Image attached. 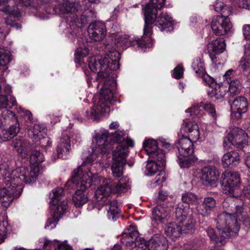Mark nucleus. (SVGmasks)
<instances>
[{
  "label": "nucleus",
  "mask_w": 250,
  "mask_h": 250,
  "mask_svg": "<svg viewBox=\"0 0 250 250\" xmlns=\"http://www.w3.org/2000/svg\"><path fill=\"white\" fill-rule=\"evenodd\" d=\"M8 223L6 221L3 220L0 222V243L3 242L7 235V226Z\"/></svg>",
  "instance_id": "603ef678"
},
{
  "label": "nucleus",
  "mask_w": 250,
  "mask_h": 250,
  "mask_svg": "<svg viewBox=\"0 0 250 250\" xmlns=\"http://www.w3.org/2000/svg\"><path fill=\"white\" fill-rule=\"evenodd\" d=\"M165 180V173L161 172L157 175L154 180L151 182V186L152 187H156L158 186H160Z\"/></svg>",
  "instance_id": "864d4df0"
},
{
  "label": "nucleus",
  "mask_w": 250,
  "mask_h": 250,
  "mask_svg": "<svg viewBox=\"0 0 250 250\" xmlns=\"http://www.w3.org/2000/svg\"><path fill=\"white\" fill-rule=\"evenodd\" d=\"M84 164L83 162L77 169H74L72 176L71 181L77 188L72 198L77 207H81L87 202V197L84 191L90 187L92 181V173L90 171H83L82 167Z\"/></svg>",
  "instance_id": "20e7f679"
},
{
  "label": "nucleus",
  "mask_w": 250,
  "mask_h": 250,
  "mask_svg": "<svg viewBox=\"0 0 250 250\" xmlns=\"http://www.w3.org/2000/svg\"><path fill=\"white\" fill-rule=\"evenodd\" d=\"M227 222L229 223H235V222H233L226 211L218 215L217 220V228L218 229L220 237L216 235V231L211 227H208L206 230L210 240L214 242L218 246L224 245L226 243L225 240L226 239L235 236L238 234V227L233 225L232 229H230L227 225Z\"/></svg>",
  "instance_id": "39448f33"
},
{
  "label": "nucleus",
  "mask_w": 250,
  "mask_h": 250,
  "mask_svg": "<svg viewBox=\"0 0 250 250\" xmlns=\"http://www.w3.org/2000/svg\"><path fill=\"white\" fill-rule=\"evenodd\" d=\"M108 61L106 57L100 56L90 57L88 61L90 70L98 71L97 80L100 83L104 82L98 101L95 102L94 105L90 111L86 112L87 117L94 120H98L101 115L109 112L108 103L113 98V92L108 85H114L115 82L112 77L110 76L111 72L107 63Z\"/></svg>",
  "instance_id": "f257e3e1"
},
{
  "label": "nucleus",
  "mask_w": 250,
  "mask_h": 250,
  "mask_svg": "<svg viewBox=\"0 0 250 250\" xmlns=\"http://www.w3.org/2000/svg\"><path fill=\"white\" fill-rule=\"evenodd\" d=\"M180 224V229H181V234L192 233L194 230V225L191 220L184 221L183 223Z\"/></svg>",
  "instance_id": "a18cd8bd"
},
{
  "label": "nucleus",
  "mask_w": 250,
  "mask_h": 250,
  "mask_svg": "<svg viewBox=\"0 0 250 250\" xmlns=\"http://www.w3.org/2000/svg\"><path fill=\"white\" fill-rule=\"evenodd\" d=\"M146 242L144 239L137 240L133 247L131 250H146L147 248Z\"/></svg>",
  "instance_id": "4d7b16f0"
},
{
  "label": "nucleus",
  "mask_w": 250,
  "mask_h": 250,
  "mask_svg": "<svg viewBox=\"0 0 250 250\" xmlns=\"http://www.w3.org/2000/svg\"><path fill=\"white\" fill-rule=\"evenodd\" d=\"M225 46L226 44L224 39H218L208 43V50L210 54H219L224 51Z\"/></svg>",
  "instance_id": "a878e982"
},
{
  "label": "nucleus",
  "mask_w": 250,
  "mask_h": 250,
  "mask_svg": "<svg viewBox=\"0 0 250 250\" xmlns=\"http://www.w3.org/2000/svg\"><path fill=\"white\" fill-rule=\"evenodd\" d=\"M12 146L19 154L24 156L27 154L29 143L26 139L23 138L16 139L13 141Z\"/></svg>",
  "instance_id": "7c9ffc66"
},
{
  "label": "nucleus",
  "mask_w": 250,
  "mask_h": 250,
  "mask_svg": "<svg viewBox=\"0 0 250 250\" xmlns=\"http://www.w3.org/2000/svg\"><path fill=\"white\" fill-rule=\"evenodd\" d=\"M226 89L224 86H218L211 90L209 95L211 97H214L215 100L222 99L226 94Z\"/></svg>",
  "instance_id": "c03bdc74"
},
{
  "label": "nucleus",
  "mask_w": 250,
  "mask_h": 250,
  "mask_svg": "<svg viewBox=\"0 0 250 250\" xmlns=\"http://www.w3.org/2000/svg\"><path fill=\"white\" fill-rule=\"evenodd\" d=\"M192 68L197 76L202 77L208 84L212 83L213 80L206 74L204 63L200 59H197L194 61L192 63Z\"/></svg>",
  "instance_id": "4be33fe9"
},
{
  "label": "nucleus",
  "mask_w": 250,
  "mask_h": 250,
  "mask_svg": "<svg viewBox=\"0 0 250 250\" xmlns=\"http://www.w3.org/2000/svg\"><path fill=\"white\" fill-rule=\"evenodd\" d=\"M112 182L110 180H104L95 191V197L97 202L106 206L109 218L114 220L115 215L119 213L120 209L115 200L111 201L108 196L112 192Z\"/></svg>",
  "instance_id": "423d86ee"
},
{
  "label": "nucleus",
  "mask_w": 250,
  "mask_h": 250,
  "mask_svg": "<svg viewBox=\"0 0 250 250\" xmlns=\"http://www.w3.org/2000/svg\"><path fill=\"white\" fill-rule=\"evenodd\" d=\"M107 56L108 57L106 58L108 60V61L107 63L110 71L118 69L120 67V53L116 50L110 51Z\"/></svg>",
  "instance_id": "c85d7f7f"
},
{
  "label": "nucleus",
  "mask_w": 250,
  "mask_h": 250,
  "mask_svg": "<svg viewBox=\"0 0 250 250\" xmlns=\"http://www.w3.org/2000/svg\"><path fill=\"white\" fill-rule=\"evenodd\" d=\"M53 196L51 197V202L53 205H57V207L62 205V202L64 200L67 201V199L65 198L63 199L64 190L62 188L58 187L56 189L52 190Z\"/></svg>",
  "instance_id": "f704fd0d"
},
{
  "label": "nucleus",
  "mask_w": 250,
  "mask_h": 250,
  "mask_svg": "<svg viewBox=\"0 0 250 250\" xmlns=\"http://www.w3.org/2000/svg\"><path fill=\"white\" fill-rule=\"evenodd\" d=\"M157 160L153 159L149 161L146 166V173L148 176H152L158 170V164L156 163Z\"/></svg>",
  "instance_id": "8fccbe9b"
},
{
  "label": "nucleus",
  "mask_w": 250,
  "mask_h": 250,
  "mask_svg": "<svg viewBox=\"0 0 250 250\" xmlns=\"http://www.w3.org/2000/svg\"><path fill=\"white\" fill-rule=\"evenodd\" d=\"M11 60V54L8 50H0V66H7Z\"/></svg>",
  "instance_id": "49530a36"
},
{
  "label": "nucleus",
  "mask_w": 250,
  "mask_h": 250,
  "mask_svg": "<svg viewBox=\"0 0 250 250\" xmlns=\"http://www.w3.org/2000/svg\"><path fill=\"white\" fill-rule=\"evenodd\" d=\"M8 103V96L0 95V110L2 109L6 110Z\"/></svg>",
  "instance_id": "052dcab7"
},
{
  "label": "nucleus",
  "mask_w": 250,
  "mask_h": 250,
  "mask_svg": "<svg viewBox=\"0 0 250 250\" xmlns=\"http://www.w3.org/2000/svg\"><path fill=\"white\" fill-rule=\"evenodd\" d=\"M229 16H217L213 18L211 27L214 34L222 36L231 32L232 24L228 18Z\"/></svg>",
  "instance_id": "1a4fd4ad"
},
{
  "label": "nucleus",
  "mask_w": 250,
  "mask_h": 250,
  "mask_svg": "<svg viewBox=\"0 0 250 250\" xmlns=\"http://www.w3.org/2000/svg\"><path fill=\"white\" fill-rule=\"evenodd\" d=\"M248 183V185L244 186L243 192L246 197L250 198V180H249Z\"/></svg>",
  "instance_id": "774afa93"
},
{
  "label": "nucleus",
  "mask_w": 250,
  "mask_h": 250,
  "mask_svg": "<svg viewBox=\"0 0 250 250\" xmlns=\"http://www.w3.org/2000/svg\"><path fill=\"white\" fill-rule=\"evenodd\" d=\"M128 152V146L125 145H118L112 152L113 161L126 164Z\"/></svg>",
  "instance_id": "b1692460"
},
{
  "label": "nucleus",
  "mask_w": 250,
  "mask_h": 250,
  "mask_svg": "<svg viewBox=\"0 0 250 250\" xmlns=\"http://www.w3.org/2000/svg\"><path fill=\"white\" fill-rule=\"evenodd\" d=\"M70 142L69 137L66 134H63L60 139L57 148L58 158L61 157L63 153L67 154L69 152L70 148Z\"/></svg>",
  "instance_id": "cd10ccee"
},
{
  "label": "nucleus",
  "mask_w": 250,
  "mask_h": 250,
  "mask_svg": "<svg viewBox=\"0 0 250 250\" xmlns=\"http://www.w3.org/2000/svg\"><path fill=\"white\" fill-rule=\"evenodd\" d=\"M214 10L220 12L222 15H229L231 13L232 8L226 5L221 1L217 0L214 4Z\"/></svg>",
  "instance_id": "a19ab883"
},
{
  "label": "nucleus",
  "mask_w": 250,
  "mask_h": 250,
  "mask_svg": "<svg viewBox=\"0 0 250 250\" xmlns=\"http://www.w3.org/2000/svg\"><path fill=\"white\" fill-rule=\"evenodd\" d=\"M70 18L72 24H75L76 26L81 27L80 18L76 15H72Z\"/></svg>",
  "instance_id": "0e129e2a"
},
{
  "label": "nucleus",
  "mask_w": 250,
  "mask_h": 250,
  "mask_svg": "<svg viewBox=\"0 0 250 250\" xmlns=\"http://www.w3.org/2000/svg\"><path fill=\"white\" fill-rule=\"evenodd\" d=\"M219 174L214 167H204L199 174L202 183L208 187H216Z\"/></svg>",
  "instance_id": "9b49d317"
},
{
  "label": "nucleus",
  "mask_w": 250,
  "mask_h": 250,
  "mask_svg": "<svg viewBox=\"0 0 250 250\" xmlns=\"http://www.w3.org/2000/svg\"><path fill=\"white\" fill-rule=\"evenodd\" d=\"M235 209H236V211L234 213L232 212H226V213L230 216L233 222H235V223H233V224L232 223H229V222H227V225L230 229H232L233 225L234 226H237L238 229V232L240 229L238 222L242 221L244 223H247L249 221V216L247 212L244 211L243 209L241 207H235Z\"/></svg>",
  "instance_id": "dca6fc26"
},
{
  "label": "nucleus",
  "mask_w": 250,
  "mask_h": 250,
  "mask_svg": "<svg viewBox=\"0 0 250 250\" xmlns=\"http://www.w3.org/2000/svg\"><path fill=\"white\" fill-rule=\"evenodd\" d=\"M166 0H150L144 8L145 25L144 37L151 34V24L155 23L161 31H170L173 29L172 18L166 13H162L157 17L158 9L162 8Z\"/></svg>",
  "instance_id": "7ed1b4c3"
},
{
  "label": "nucleus",
  "mask_w": 250,
  "mask_h": 250,
  "mask_svg": "<svg viewBox=\"0 0 250 250\" xmlns=\"http://www.w3.org/2000/svg\"><path fill=\"white\" fill-rule=\"evenodd\" d=\"M113 138L117 143H124L128 146H132V141L128 139V136L124 130H117L113 134Z\"/></svg>",
  "instance_id": "e433bc0d"
},
{
  "label": "nucleus",
  "mask_w": 250,
  "mask_h": 250,
  "mask_svg": "<svg viewBox=\"0 0 250 250\" xmlns=\"http://www.w3.org/2000/svg\"><path fill=\"white\" fill-rule=\"evenodd\" d=\"M240 161V156L238 152L234 151L225 153L222 158V165L224 167L230 166H236Z\"/></svg>",
  "instance_id": "393cba45"
},
{
  "label": "nucleus",
  "mask_w": 250,
  "mask_h": 250,
  "mask_svg": "<svg viewBox=\"0 0 250 250\" xmlns=\"http://www.w3.org/2000/svg\"><path fill=\"white\" fill-rule=\"evenodd\" d=\"M245 56L239 62L238 69L240 71L245 72L250 70V48L245 46Z\"/></svg>",
  "instance_id": "72a5a7b5"
},
{
  "label": "nucleus",
  "mask_w": 250,
  "mask_h": 250,
  "mask_svg": "<svg viewBox=\"0 0 250 250\" xmlns=\"http://www.w3.org/2000/svg\"><path fill=\"white\" fill-rule=\"evenodd\" d=\"M188 208V207H184L183 205L181 203L177 205L175 213L178 223H183L184 221H185L187 215L186 209Z\"/></svg>",
  "instance_id": "58836bf2"
},
{
  "label": "nucleus",
  "mask_w": 250,
  "mask_h": 250,
  "mask_svg": "<svg viewBox=\"0 0 250 250\" xmlns=\"http://www.w3.org/2000/svg\"><path fill=\"white\" fill-rule=\"evenodd\" d=\"M228 83L229 84L228 92L230 96H233L240 93L241 83L239 80L235 79L228 81Z\"/></svg>",
  "instance_id": "79ce46f5"
},
{
  "label": "nucleus",
  "mask_w": 250,
  "mask_h": 250,
  "mask_svg": "<svg viewBox=\"0 0 250 250\" xmlns=\"http://www.w3.org/2000/svg\"><path fill=\"white\" fill-rule=\"evenodd\" d=\"M170 210V208L165 204L158 205L152 210L153 220L158 224L165 223L169 217Z\"/></svg>",
  "instance_id": "2eb2a0df"
},
{
  "label": "nucleus",
  "mask_w": 250,
  "mask_h": 250,
  "mask_svg": "<svg viewBox=\"0 0 250 250\" xmlns=\"http://www.w3.org/2000/svg\"><path fill=\"white\" fill-rule=\"evenodd\" d=\"M44 160V157L43 155L39 151L35 150L33 152L32 154L30 156V163L34 165L33 167H32L30 169V170L29 171L28 168L25 167H24L27 171L30 173L31 171L33 170L35 167L38 168V173L37 175H39V168L38 167V165L40 163H42Z\"/></svg>",
  "instance_id": "473e14b6"
},
{
  "label": "nucleus",
  "mask_w": 250,
  "mask_h": 250,
  "mask_svg": "<svg viewBox=\"0 0 250 250\" xmlns=\"http://www.w3.org/2000/svg\"><path fill=\"white\" fill-rule=\"evenodd\" d=\"M165 231L167 236L172 238L179 237L181 234L180 224L175 222L170 223L166 227Z\"/></svg>",
  "instance_id": "c9c22d12"
},
{
  "label": "nucleus",
  "mask_w": 250,
  "mask_h": 250,
  "mask_svg": "<svg viewBox=\"0 0 250 250\" xmlns=\"http://www.w3.org/2000/svg\"><path fill=\"white\" fill-rule=\"evenodd\" d=\"M87 54V50L86 49L77 48L75 52L76 57L78 59L85 57Z\"/></svg>",
  "instance_id": "e2e57ef3"
},
{
  "label": "nucleus",
  "mask_w": 250,
  "mask_h": 250,
  "mask_svg": "<svg viewBox=\"0 0 250 250\" xmlns=\"http://www.w3.org/2000/svg\"><path fill=\"white\" fill-rule=\"evenodd\" d=\"M183 68L182 66H178L174 69V76L177 79L182 77L183 75Z\"/></svg>",
  "instance_id": "680f3d73"
},
{
  "label": "nucleus",
  "mask_w": 250,
  "mask_h": 250,
  "mask_svg": "<svg viewBox=\"0 0 250 250\" xmlns=\"http://www.w3.org/2000/svg\"><path fill=\"white\" fill-rule=\"evenodd\" d=\"M8 0H0V6H4L3 9H1V10L5 13L9 14L10 15H13L14 16H17L19 13V11L16 10L15 13H14L11 10V7L6 5Z\"/></svg>",
  "instance_id": "5fc2aeb1"
},
{
  "label": "nucleus",
  "mask_w": 250,
  "mask_h": 250,
  "mask_svg": "<svg viewBox=\"0 0 250 250\" xmlns=\"http://www.w3.org/2000/svg\"><path fill=\"white\" fill-rule=\"evenodd\" d=\"M146 242L149 250H167L168 248L167 241L165 237L155 234Z\"/></svg>",
  "instance_id": "a211bd4d"
},
{
  "label": "nucleus",
  "mask_w": 250,
  "mask_h": 250,
  "mask_svg": "<svg viewBox=\"0 0 250 250\" xmlns=\"http://www.w3.org/2000/svg\"><path fill=\"white\" fill-rule=\"evenodd\" d=\"M182 128L188 131L189 136L193 140H198L200 137L198 125L194 121L185 122L182 125Z\"/></svg>",
  "instance_id": "bb28decb"
},
{
  "label": "nucleus",
  "mask_w": 250,
  "mask_h": 250,
  "mask_svg": "<svg viewBox=\"0 0 250 250\" xmlns=\"http://www.w3.org/2000/svg\"><path fill=\"white\" fill-rule=\"evenodd\" d=\"M15 123L8 128H0V136L4 141L11 139L16 136L20 131L19 124L18 120L15 118Z\"/></svg>",
  "instance_id": "5701e85b"
},
{
  "label": "nucleus",
  "mask_w": 250,
  "mask_h": 250,
  "mask_svg": "<svg viewBox=\"0 0 250 250\" xmlns=\"http://www.w3.org/2000/svg\"><path fill=\"white\" fill-rule=\"evenodd\" d=\"M45 132V129L43 125L35 124L29 131V135L34 138L35 139H42L41 143L42 146L50 147L51 146L52 142L49 138L44 137Z\"/></svg>",
  "instance_id": "f3484780"
},
{
  "label": "nucleus",
  "mask_w": 250,
  "mask_h": 250,
  "mask_svg": "<svg viewBox=\"0 0 250 250\" xmlns=\"http://www.w3.org/2000/svg\"><path fill=\"white\" fill-rule=\"evenodd\" d=\"M196 141L193 140L189 136L180 138L177 146L179 154H192L193 153V142Z\"/></svg>",
  "instance_id": "6ab92c4d"
},
{
  "label": "nucleus",
  "mask_w": 250,
  "mask_h": 250,
  "mask_svg": "<svg viewBox=\"0 0 250 250\" xmlns=\"http://www.w3.org/2000/svg\"><path fill=\"white\" fill-rule=\"evenodd\" d=\"M248 138L247 134L243 129L238 127H234L225 138L223 146L224 147L228 148L229 147V144H230L241 149L247 144Z\"/></svg>",
  "instance_id": "6e6552de"
},
{
  "label": "nucleus",
  "mask_w": 250,
  "mask_h": 250,
  "mask_svg": "<svg viewBox=\"0 0 250 250\" xmlns=\"http://www.w3.org/2000/svg\"><path fill=\"white\" fill-rule=\"evenodd\" d=\"M88 32L91 40L99 42L105 37L106 30L104 23L97 21L89 25Z\"/></svg>",
  "instance_id": "4468645a"
},
{
  "label": "nucleus",
  "mask_w": 250,
  "mask_h": 250,
  "mask_svg": "<svg viewBox=\"0 0 250 250\" xmlns=\"http://www.w3.org/2000/svg\"><path fill=\"white\" fill-rule=\"evenodd\" d=\"M182 200L184 203L187 204L189 207L190 205L196 204L197 202V196L192 193H187L182 196Z\"/></svg>",
  "instance_id": "09e8293b"
},
{
  "label": "nucleus",
  "mask_w": 250,
  "mask_h": 250,
  "mask_svg": "<svg viewBox=\"0 0 250 250\" xmlns=\"http://www.w3.org/2000/svg\"><path fill=\"white\" fill-rule=\"evenodd\" d=\"M158 142L148 139L144 143L143 146L149 158H152L163 164L165 161V153L162 149H158Z\"/></svg>",
  "instance_id": "f8f14e48"
},
{
  "label": "nucleus",
  "mask_w": 250,
  "mask_h": 250,
  "mask_svg": "<svg viewBox=\"0 0 250 250\" xmlns=\"http://www.w3.org/2000/svg\"><path fill=\"white\" fill-rule=\"evenodd\" d=\"M157 142L158 145H160L165 148L169 149L171 147L170 143L167 142L165 139H160Z\"/></svg>",
  "instance_id": "338daca9"
},
{
  "label": "nucleus",
  "mask_w": 250,
  "mask_h": 250,
  "mask_svg": "<svg viewBox=\"0 0 250 250\" xmlns=\"http://www.w3.org/2000/svg\"><path fill=\"white\" fill-rule=\"evenodd\" d=\"M216 205V201L211 197L204 198L203 203L197 208V210L199 214L203 216H208Z\"/></svg>",
  "instance_id": "412c9836"
},
{
  "label": "nucleus",
  "mask_w": 250,
  "mask_h": 250,
  "mask_svg": "<svg viewBox=\"0 0 250 250\" xmlns=\"http://www.w3.org/2000/svg\"><path fill=\"white\" fill-rule=\"evenodd\" d=\"M248 109V103L244 96H238L232 101L231 104V117L237 120L242 117V114L245 113Z\"/></svg>",
  "instance_id": "ddd939ff"
},
{
  "label": "nucleus",
  "mask_w": 250,
  "mask_h": 250,
  "mask_svg": "<svg viewBox=\"0 0 250 250\" xmlns=\"http://www.w3.org/2000/svg\"><path fill=\"white\" fill-rule=\"evenodd\" d=\"M55 250H72L71 247L65 243H59Z\"/></svg>",
  "instance_id": "69168bd1"
},
{
  "label": "nucleus",
  "mask_w": 250,
  "mask_h": 250,
  "mask_svg": "<svg viewBox=\"0 0 250 250\" xmlns=\"http://www.w3.org/2000/svg\"><path fill=\"white\" fill-rule=\"evenodd\" d=\"M67 207V201L64 200L62 202V205L57 207L53 214L51 218L48 219L45 226V228L50 227L52 229L56 227L59 219L64 213Z\"/></svg>",
  "instance_id": "aec40b11"
},
{
  "label": "nucleus",
  "mask_w": 250,
  "mask_h": 250,
  "mask_svg": "<svg viewBox=\"0 0 250 250\" xmlns=\"http://www.w3.org/2000/svg\"><path fill=\"white\" fill-rule=\"evenodd\" d=\"M108 135L106 133L98 134L95 137L96 144H93L92 155L108 153L113 148V142H108Z\"/></svg>",
  "instance_id": "9d476101"
},
{
  "label": "nucleus",
  "mask_w": 250,
  "mask_h": 250,
  "mask_svg": "<svg viewBox=\"0 0 250 250\" xmlns=\"http://www.w3.org/2000/svg\"><path fill=\"white\" fill-rule=\"evenodd\" d=\"M222 185L225 193L231 197H238L241 192L240 174L236 171L226 170L222 175Z\"/></svg>",
  "instance_id": "0eeeda50"
},
{
  "label": "nucleus",
  "mask_w": 250,
  "mask_h": 250,
  "mask_svg": "<svg viewBox=\"0 0 250 250\" xmlns=\"http://www.w3.org/2000/svg\"><path fill=\"white\" fill-rule=\"evenodd\" d=\"M202 104L204 109L212 118L213 121H215L217 118V114L214 105L210 103L204 104L202 103Z\"/></svg>",
  "instance_id": "3c124183"
},
{
  "label": "nucleus",
  "mask_w": 250,
  "mask_h": 250,
  "mask_svg": "<svg viewBox=\"0 0 250 250\" xmlns=\"http://www.w3.org/2000/svg\"><path fill=\"white\" fill-rule=\"evenodd\" d=\"M38 169L35 167L30 173L24 167H18L12 170L7 163L2 162L0 156V174L3 177V182L7 186V188H0V200H3V206H9L14 198L20 196L23 182L29 184L36 181Z\"/></svg>",
  "instance_id": "f03ea898"
},
{
  "label": "nucleus",
  "mask_w": 250,
  "mask_h": 250,
  "mask_svg": "<svg viewBox=\"0 0 250 250\" xmlns=\"http://www.w3.org/2000/svg\"><path fill=\"white\" fill-rule=\"evenodd\" d=\"M15 3L21 6H28L32 5L36 6L37 5H42L47 3V0H14Z\"/></svg>",
  "instance_id": "37998d69"
},
{
  "label": "nucleus",
  "mask_w": 250,
  "mask_h": 250,
  "mask_svg": "<svg viewBox=\"0 0 250 250\" xmlns=\"http://www.w3.org/2000/svg\"><path fill=\"white\" fill-rule=\"evenodd\" d=\"M126 164H121L120 162H114L112 164L111 169L114 176L117 177H121L123 173L124 166Z\"/></svg>",
  "instance_id": "de8ad7c7"
},
{
  "label": "nucleus",
  "mask_w": 250,
  "mask_h": 250,
  "mask_svg": "<svg viewBox=\"0 0 250 250\" xmlns=\"http://www.w3.org/2000/svg\"><path fill=\"white\" fill-rule=\"evenodd\" d=\"M112 188L113 193L121 194L130 188V182L128 178H122L115 185L112 184Z\"/></svg>",
  "instance_id": "c756f323"
},
{
  "label": "nucleus",
  "mask_w": 250,
  "mask_h": 250,
  "mask_svg": "<svg viewBox=\"0 0 250 250\" xmlns=\"http://www.w3.org/2000/svg\"><path fill=\"white\" fill-rule=\"evenodd\" d=\"M129 233L127 234L131 239L132 243H135L137 240L142 239L141 238H138V232L136 230V227L133 226H130L128 229Z\"/></svg>",
  "instance_id": "6e6d98bb"
},
{
  "label": "nucleus",
  "mask_w": 250,
  "mask_h": 250,
  "mask_svg": "<svg viewBox=\"0 0 250 250\" xmlns=\"http://www.w3.org/2000/svg\"><path fill=\"white\" fill-rule=\"evenodd\" d=\"M79 5V4H76L73 0H63L61 10L65 13L72 12L78 10Z\"/></svg>",
  "instance_id": "ea45409f"
},
{
  "label": "nucleus",
  "mask_w": 250,
  "mask_h": 250,
  "mask_svg": "<svg viewBox=\"0 0 250 250\" xmlns=\"http://www.w3.org/2000/svg\"><path fill=\"white\" fill-rule=\"evenodd\" d=\"M178 158L181 167H189L194 163L192 154H179Z\"/></svg>",
  "instance_id": "4c0bfd02"
},
{
  "label": "nucleus",
  "mask_w": 250,
  "mask_h": 250,
  "mask_svg": "<svg viewBox=\"0 0 250 250\" xmlns=\"http://www.w3.org/2000/svg\"><path fill=\"white\" fill-rule=\"evenodd\" d=\"M236 3L239 7L250 9V0H236Z\"/></svg>",
  "instance_id": "bf43d9fd"
},
{
  "label": "nucleus",
  "mask_w": 250,
  "mask_h": 250,
  "mask_svg": "<svg viewBox=\"0 0 250 250\" xmlns=\"http://www.w3.org/2000/svg\"><path fill=\"white\" fill-rule=\"evenodd\" d=\"M243 35L245 38L248 41V44L245 46L250 48V24H246L243 27Z\"/></svg>",
  "instance_id": "13d9d810"
},
{
  "label": "nucleus",
  "mask_w": 250,
  "mask_h": 250,
  "mask_svg": "<svg viewBox=\"0 0 250 250\" xmlns=\"http://www.w3.org/2000/svg\"><path fill=\"white\" fill-rule=\"evenodd\" d=\"M119 42L126 47L135 45L143 47L146 45L144 40L134 39V37L125 35L120 37Z\"/></svg>",
  "instance_id": "2f4dec72"
}]
</instances>
